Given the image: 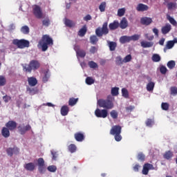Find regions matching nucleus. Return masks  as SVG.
Here are the masks:
<instances>
[{"mask_svg":"<svg viewBox=\"0 0 177 177\" xmlns=\"http://www.w3.org/2000/svg\"><path fill=\"white\" fill-rule=\"evenodd\" d=\"M43 45H53V39L48 35H43L41 38Z\"/></svg>","mask_w":177,"mask_h":177,"instance_id":"9b49d317","label":"nucleus"},{"mask_svg":"<svg viewBox=\"0 0 177 177\" xmlns=\"http://www.w3.org/2000/svg\"><path fill=\"white\" fill-rule=\"evenodd\" d=\"M33 15H35L37 19H42L44 17L42 10L41 9V7L39 6L35 5L33 6Z\"/></svg>","mask_w":177,"mask_h":177,"instance_id":"6e6552de","label":"nucleus"},{"mask_svg":"<svg viewBox=\"0 0 177 177\" xmlns=\"http://www.w3.org/2000/svg\"><path fill=\"white\" fill-rule=\"evenodd\" d=\"M153 124H154V121L151 119H147L146 122L147 127H153Z\"/></svg>","mask_w":177,"mask_h":177,"instance_id":"5fc2aeb1","label":"nucleus"},{"mask_svg":"<svg viewBox=\"0 0 177 177\" xmlns=\"http://www.w3.org/2000/svg\"><path fill=\"white\" fill-rule=\"evenodd\" d=\"M42 25L44 27H49V26H50V19H49V17H47L42 20Z\"/></svg>","mask_w":177,"mask_h":177,"instance_id":"c85d7f7f","label":"nucleus"},{"mask_svg":"<svg viewBox=\"0 0 177 177\" xmlns=\"http://www.w3.org/2000/svg\"><path fill=\"white\" fill-rule=\"evenodd\" d=\"M74 50L76 52L77 56H79V57H85V56H86V53H85V50L81 49L79 45L75 46Z\"/></svg>","mask_w":177,"mask_h":177,"instance_id":"ddd939ff","label":"nucleus"},{"mask_svg":"<svg viewBox=\"0 0 177 177\" xmlns=\"http://www.w3.org/2000/svg\"><path fill=\"white\" fill-rule=\"evenodd\" d=\"M171 95H174V96L177 95V87L176 86H171L170 88Z\"/></svg>","mask_w":177,"mask_h":177,"instance_id":"603ef678","label":"nucleus"},{"mask_svg":"<svg viewBox=\"0 0 177 177\" xmlns=\"http://www.w3.org/2000/svg\"><path fill=\"white\" fill-rule=\"evenodd\" d=\"M119 27L122 30H125L127 27H128V20H127V18L123 17L122 20L120 21V23L119 24Z\"/></svg>","mask_w":177,"mask_h":177,"instance_id":"412c9836","label":"nucleus"},{"mask_svg":"<svg viewBox=\"0 0 177 177\" xmlns=\"http://www.w3.org/2000/svg\"><path fill=\"white\" fill-rule=\"evenodd\" d=\"M132 60V55H127L123 59L124 63H129Z\"/></svg>","mask_w":177,"mask_h":177,"instance_id":"3c124183","label":"nucleus"},{"mask_svg":"<svg viewBox=\"0 0 177 177\" xmlns=\"http://www.w3.org/2000/svg\"><path fill=\"white\" fill-rule=\"evenodd\" d=\"M6 127L10 131H15L17 127V123L13 120H10L6 124Z\"/></svg>","mask_w":177,"mask_h":177,"instance_id":"2eb2a0df","label":"nucleus"},{"mask_svg":"<svg viewBox=\"0 0 177 177\" xmlns=\"http://www.w3.org/2000/svg\"><path fill=\"white\" fill-rule=\"evenodd\" d=\"M41 64H39V62H38L37 60H32L30 62L28 65L24 66V71L30 73L32 70H38Z\"/></svg>","mask_w":177,"mask_h":177,"instance_id":"7ed1b4c3","label":"nucleus"},{"mask_svg":"<svg viewBox=\"0 0 177 177\" xmlns=\"http://www.w3.org/2000/svg\"><path fill=\"white\" fill-rule=\"evenodd\" d=\"M139 38H140V35L138 34H135L132 36H122L120 38V44H127L131 42V41H138Z\"/></svg>","mask_w":177,"mask_h":177,"instance_id":"39448f33","label":"nucleus"},{"mask_svg":"<svg viewBox=\"0 0 177 177\" xmlns=\"http://www.w3.org/2000/svg\"><path fill=\"white\" fill-rule=\"evenodd\" d=\"M133 110H135V106L130 105L126 107L127 113H131V111H133Z\"/></svg>","mask_w":177,"mask_h":177,"instance_id":"6e6d98bb","label":"nucleus"},{"mask_svg":"<svg viewBox=\"0 0 177 177\" xmlns=\"http://www.w3.org/2000/svg\"><path fill=\"white\" fill-rule=\"evenodd\" d=\"M177 44V38H174L173 40L168 41L167 45H174Z\"/></svg>","mask_w":177,"mask_h":177,"instance_id":"bf43d9fd","label":"nucleus"},{"mask_svg":"<svg viewBox=\"0 0 177 177\" xmlns=\"http://www.w3.org/2000/svg\"><path fill=\"white\" fill-rule=\"evenodd\" d=\"M153 23V19L150 17H143L140 19V24L142 26H150Z\"/></svg>","mask_w":177,"mask_h":177,"instance_id":"dca6fc26","label":"nucleus"},{"mask_svg":"<svg viewBox=\"0 0 177 177\" xmlns=\"http://www.w3.org/2000/svg\"><path fill=\"white\" fill-rule=\"evenodd\" d=\"M163 157L166 160H171L174 157V153L171 151H167L164 153Z\"/></svg>","mask_w":177,"mask_h":177,"instance_id":"a878e982","label":"nucleus"},{"mask_svg":"<svg viewBox=\"0 0 177 177\" xmlns=\"http://www.w3.org/2000/svg\"><path fill=\"white\" fill-rule=\"evenodd\" d=\"M100 12H104L106 10V1L102 2L99 6Z\"/></svg>","mask_w":177,"mask_h":177,"instance_id":"49530a36","label":"nucleus"},{"mask_svg":"<svg viewBox=\"0 0 177 177\" xmlns=\"http://www.w3.org/2000/svg\"><path fill=\"white\" fill-rule=\"evenodd\" d=\"M11 99L12 97L8 95H5L3 97V100L5 102V103H8V102H9V100H10Z\"/></svg>","mask_w":177,"mask_h":177,"instance_id":"052dcab7","label":"nucleus"},{"mask_svg":"<svg viewBox=\"0 0 177 177\" xmlns=\"http://www.w3.org/2000/svg\"><path fill=\"white\" fill-rule=\"evenodd\" d=\"M38 171L39 174H45L46 172V167H45V160L43 158L37 159Z\"/></svg>","mask_w":177,"mask_h":177,"instance_id":"423d86ee","label":"nucleus"},{"mask_svg":"<svg viewBox=\"0 0 177 177\" xmlns=\"http://www.w3.org/2000/svg\"><path fill=\"white\" fill-rule=\"evenodd\" d=\"M167 8L169 10H172V9L176 8V3L169 2L167 4Z\"/></svg>","mask_w":177,"mask_h":177,"instance_id":"72a5a7b5","label":"nucleus"},{"mask_svg":"<svg viewBox=\"0 0 177 177\" xmlns=\"http://www.w3.org/2000/svg\"><path fill=\"white\" fill-rule=\"evenodd\" d=\"M86 26H84L78 32V35L80 37H84L85 34H86Z\"/></svg>","mask_w":177,"mask_h":177,"instance_id":"bb28decb","label":"nucleus"},{"mask_svg":"<svg viewBox=\"0 0 177 177\" xmlns=\"http://www.w3.org/2000/svg\"><path fill=\"white\" fill-rule=\"evenodd\" d=\"M13 45H30V41L24 39H15L12 40Z\"/></svg>","mask_w":177,"mask_h":177,"instance_id":"4468645a","label":"nucleus"},{"mask_svg":"<svg viewBox=\"0 0 177 177\" xmlns=\"http://www.w3.org/2000/svg\"><path fill=\"white\" fill-rule=\"evenodd\" d=\"M150 169H154V166L150 163H145L143 165L142 174V175H149V171Z\"/></svg>","mask_w":177,"mask_h":177,"instance_id":"9d476101","label":"nucleus"},{"mask_svg":"<svg viewBox=\"0 0 177 177\" xmlns=\"http://www.w3.org/2000/svg\"><path fill=\"white\" fill-rule=\"evenodd\" d=\"M136 10L138 12H146L147 10H149V6L146 4L138 3L136 7Z\"/></svg>","mask_w":177,"mask_h":177,"instance_id":"6ab92c4d","label":"nucleus"},{"mask_svg":"<svg viewBox=\"0 0 177 177\" xmlns=\"http://www.w3.org/2000/svg\"><path fill=\"white\" fill-rule=\"evenodd\" d=\"M167 66L168 68H169L170 70H172V68H175V66H176V64L175 63V61L171 60L167 62Z\"/></svg>","mask_w":177,"mask_h":177,"instance_id":"4c0bfd02","label":"nucleus"},{"mask_svg":"<svg viewBox=\"0 0 177 177\" xmlns=\"http://www.w3.org/2000/svg\"><path fill=\"white\" fill-rule=\"evenodd\" d=\"M31 126L30 124H27L26 126L19 125L18 127V131L21 135H26V133L28 131H30Z\"/></svg>","mask_w":177,"mask_h":177,"instance_id":"f8f14e48","label":"nucleus"},{"mask_svg":"<svg viewBox=\"0 0 177 177\" xmlns=\"http://www.w3.org/2000/svg\"><path fill=\"white\" fill-rule=\"evenodd\" d=\"M68 111H70L69 108L67 106V105H64L61 108V114L63 116L67 115L68 114Z\"/></svg>","mask_w":177,"mask_h":177,"instance_id":"393cba45","label":"nucleus"},{"mask_svg":"<svg viewBox=\"0 0 177 177\" xmlns=\"http://www.w3.org/2000/svg\"><path fill=\"white\" fill-rule=\"evenodd\" d=\"M160 71L161 73V74H167V67L162 66L160 68Z\"/></svg>","mask_w":177,"mask_h":177,"instance_id":"13d9d810","label":"nucleus"},{"mask_svg":"<svg viewBox=\"0 0 177 177\" xmlns=\"http://www.w3.org/2000/svg\"><path fill=\"white\" fill-rule=\"evenodd\" d=\"M90 68H97V64L93 61L88 62Z\"/></svg>","mask_w":177,"mask_h":177,"instance_id":"de8ad7c7","label":"nucleus"},{"mask_svg":"<svg viewBox=\"0 0 177 177\" xmlns=\"http://www.w3.org/2000/svg\"><path fill=\"white\" fill-rule=\"evenodd\" d=\"M154 82H150L149 83L147 84V90L150 92L151 91H153V89H154Z\"/></svg>","mask_w":177,"mask_h":177,"instance_id":"a19ab883","label":"nucleus"},{"mask_svg":"<svg viewBox=\"0 0 177 177\" xmlns=\"http://www.w3.org/2000/svg\"><path fill=\"white\" fill-rule=\"evenodd\" d=\"M139 168H140V165L139 164H136L133 167V169L134 172H139Z\"/></svg>","mask_w":177,"mask_h":177,"instance_id":"680f3d73","label":"nucleus"},{"mask_svg":"<svg viewBox=\"0 0 177 177\" xmlns=\"http://www.w3.org/2000/svg\"><path fill=\"white\" fill-rule=\"evenodd\" d=\"M51 154L53 156V160H56L57 158V153L53 151H51Z\"/></svg>","mask_w":177,"mask_h":177,"instance_id":"338daca9","label":"nucleus"},{"mask_svg":"<svg viewBox=\"0 0 177 177\" xmlns=\"http://www.w3.org/2000/svg\"><path fill=\"white\" fill-rule=\"evenodd\" d=\"M6 85V77L3 75H0V86H5Z\"/></svg>","mask_w":177,"mask_h":177,"instance_id":"ea45409f","label":"nucleus"},{"mask_svg":"<svg viewBox=\"0 0 177 177\" xmlns=\"http://www.w3.org/2000/svg\"><path fill=\"white\" fill-rule=\"evenodd\" d=\"M6 153L9 157H13V154L17 156L20 153V149L19 147L15 146L13 148L9 147L6 149Z\"/></svg>","mask_w":177,"mask_h":177,"instance_id":"1a4fd4ad","label":"nucleus"},{"mask_svg":"<svg viewBox=\"0 0 177 177\" xmlns=\"http://www.w3.org/2000/svg\"><path fill=\"white\" fill-rule=\"evenodd\" d=\"M68 151L71 153H75L77 151V146H75V145L74 144H71L68 146Z\"/></svg>","mask_w":177,"mask_h":177,"instance_id":"58836bf2","label":"nucleus"},{"mask_svg":"<svg viewBox=\"0 0 177 177\" xmlns=\"http://www.w3.org/2000/svg\"><path fill=\"white\" fill-rule=\"evenodd\" d=\"M78 102V98H74V97H71L69 99V101H68V105L69 106H75V104H77Z\"/></svg>","mask_w":177,"mask_h":177,"instance_id":"2f4dec72","label":"nucleus"},{"mask_svg":"<svg viewBox=\"0 0 177 177\" xmlns=\"http://www.w3.org/2000/svg\"><path fill=\"white\" fill-rule=\"evenodd\" d=\"M64 23H65V25L66 26V27H69L70 28H71V27H74L75 26V24H74V22H73V21H71L68 19H66Z\"/></svg>","mask_w":177,"mask_h":177,"instance_id":"c756f323","label":"nucleus"},{"mask_svg":"<svg viewBox=\"0 0 177 177\" xmlns=\"http://www.w3.org/2000/svg\"><path fill=\"white\" fill-rule=\"evenodd\" d=\"M24 168L26 170V171H29L30 172H32V171H34L35 169V163L34 162H28V163H26L24 165Z\"/></svg>","mask_w":177,"mask_h":177,"instance_id":"a211bd4d","label":"nucleus"},{"mask_svg":"<svg viewBox=\"0 0 177 177\" xmlns=\"http://www.w3.org/2000/svg\"><path fill=\"white\" fill-rule=\"evenodd\" d=\"M109 30H111V31L117 30V28H118V27H120V23L118 22V21H113V22L109 24Z\"/></svg>","mask_w":177,"mask_h":177,"instance_id":"4be33fe9","label":"nucleus"},{"mask_svg":"<svg viewBox=\"0 0 177 177\" xmlns=\"http://www.w3.org/2000/svg\"><path fill=\"white\" fill-rule=\"evenodd\" d=\"M122 127L120 125L113 126L110 131V134L114 136L116 142H121L122 140V136H121V131Z\"/></svg>","mask_w":177,"mask_h":177,"instance_id":"f03ea898","label":"nucleus"},{"mask_svg":"<svg viewBox=\"0 0 177 177\" xmlns=\"http://www.w3.org/2000/svg\"><path fill=\"white\" fill-rule=\"evenodd\" d=\"M95 34L97 37H103V35H107L109 34V28H108V23L104 22L102 25V27H98L95 29Z\"/></svg>","mask_w":177,"mask_h":177,"instance_id":"20e7f679","label":"nucleus"},{"mask_svg":"<svg viewBox=\"0 0 177 177\" xmlns=\"http://www.w3.org/2000/svg\"><path fill=\"white\" fill-rule=\"evenodd\" d=\"M39 49H41L43 52H45L48 50V45H42V46H38Z\"/></svg>","mask_w":177,"mask_h":177,"instance_id":"e2e57ef3","label":"nucleus"},{"mask_svg":"<svg viewBox=\"0 0 177 177\" xmlns=\"http://www.w3.org/2000/svg\"><path fill=\"white\" fill-rule=\"evenodd\" d=\"M17 49H24V48H28L30 45H17Z\"/></svg>","mask_w":177,"mask_h":177,"instance_id":"0e129e2a","label":"nucleus"},{"mask_svg":"<svg viewBox=\"0 0 177 177\" xmlns=\"http://www.w3.org/2000/svg\"><path fill=\"white\" fill-rule=\"evenodd\" d=\"M161 107L162 109V110H169V104L167 102H162V104H161Z\"/></svg>","mask_w":177,"mask_h":177,"instance_id":"864d4df0","label":"nucleus"},{"mask_svg":"<svg viewBox=\"0 0 177 177\" xmlns=\"http://www.w3.org/2000/svg\"><path fill=\"white\" fill-rule=\"evenodd\" d=\"M86 84H87V85H92V84H95V80L91 77H87L86 78Z\"/></svg>","mask_w":177,"mask_h":177,"instance_id":"a18cd8bd","label":"nucleus"},{"mask_svg":"<svg viewBox=\"0 0 177 177\" xmlns=\"http://www.w3.org/2000/svg\"><path fill=\"white\" fill-rule=\"evenodd\" d=\"M118 91H120V88L118 87L112 88L111 91L112 96H118Z\"/></svg>","mask_w":177,"mask_h":177,"instance_id":"f704fd0d","label":"nucleus"},{"mask_svg":"<svg viewBox=\"0 0 177 177\" xmlns=\"http://www.w3.org/2000/svg\"><path fill=\"white\" fill-rule=\"evenodd\" d=\"M167 19L172 24V26H176V21L169 15H166Z\"/></svg>","mask_w":177,"mask_h":177,"instance_id":"473e14b6","label":"nucleus"},{"mask_svg":"<svg viewBox=\"0 0 177 177\" xmlns=\"http://www.w3.org/2000/svg\"><path fill=\"white\" fill-rule=\"evenodd\" d=\"M47 169L49 172H56L57 167L55 165H50L48 167Z\"/></svg>","mask_w":177,"mask_h":177,"instance_id":"8fccbe9b","label":"nucleus"},{"mask_svg":"<svg viewBox=\"0 0 177 177\" xmlns=\"http://www.w3.org/2000/svg\"><path fill=\"white\" fill-rule=\"evenodd\" d=\"M122 95L123 96V97H125V99H128V97H129V92H128V90L127 88H122Z\"/></svg>","mask_w":177,"mask_h":177,"instance_id":"c9c22d12","label":"nucleus"},{"mask_svg":"<svg viewBox=\"0 0 177 177\" xmlns=\"http://www.w3.org/2000/svg\"><path fill=\"white\" fill-rule=\"evenodd\" d=\"M152 60L157 63L161 60V57H160L158 54H153L152 56Z\"/></svg>","mask_w":177,"mask_h":177,"instance_id":"37998d69","label":"nucleus"},{"mask_svg":"<svg viewBox=\"0 0 177 177\" xmlns=\"http://www.w3.org/2000/svg\"><path fill=\"white\" fill-rule=\"evenodd\" d=\"M49 73H48V72H46L44 75V76L43 77V82H48V80H49Z\"/></svg>","mask_w":177,"mask_h":177,"instance_id":"4d7b16f0","label":"nucleus"},{"mask_svg":"<svg viewBox=\"0 0 177 177\" xmlns=\"http://www.w3.org/2000/svg\"><path fill=\"white\" fill-rule=\"evenodd\" d=\"M1 135L3 138H9L10 136V131L7 127H3L1 130Z\"/></svg>","mask_w":177,"mask_h":177,"instance_id":"b1692460","label":"nucleus"},{"mask_svg":"<svg viewBox=\"0 0 177 177\" xmlns=\"http://www.w3.org/2000/svg\"><path fill=\"white\" fill-rule=\"evenodd\" d=\"M95 115L97 117V118H106L107 115H109V112L107 109H102L100 110L99 108L95 109Z\"/></svg>","mask_w":177,"mask_h":177,"instance_id":"0eeeda50","label":"nucleus"},{"mask_svg":"<svg viewBox=\"0 0 177 177\" xmlns=\"http://www.w3.org/2000/svg\"><path fill=\"white\" fill-rule=\"evenodd\" d=\"M137 158L138 161H140L141 162H145V160H146V156L144 155L142 152L138 153L137 156Z\"/></svg>","mask_w":177,"mask_h":177,"instance_id":"7c9ffc66","label":"nucleus"},{"mask_svg":"<svg viewBox=\"0 0 177 177\" xmlns=\"http://www.w3.org/2000/svg\"><path fill=\"white\" fill-rule=\"evenodd\" d=\"M21 31L23 34H29L30 32V28L27 26H22L21 28Z\"/></svg>","mask_w":177,"mask_h":177,"instance_id":"79ce46f5","label":"nucleus"},{"mask_svg":"<svg viewBox=\"0 0 177 177\" xmlns=\"http://www.w3.org/2000/svg\"><path fill=\"white\" fill-rule=\"evenodd\" d=\"M97 51V48L95 46H92L90 49L91 53H95Z\"/></svg>","mask_w":177,"mask_h":177,"instance_id":"774afa93","label":"nucleus"},{"mask_svg":"<svg viewBox=\"0 0 177 177\" xmlns=\"http://www.w3.org/2000/svg\"><path fill=\"white\" fill-rule=\"evenodd\" d=\"M115 64L118 66H121V64H124V59H122V58L120 56H118L116 57Z\"/></svg>","mask_w":177,"mask_h":177,"instance_id":"c03bdc74","label":"nucleus"},{"mask_svg":"<svg viewBox=\"0 0 177 177\" xmlns=\"http://www.w3.org/2000/svg\"><path fill=\"white\" fill-rule=\"evenodd\" d=\"M171 30H172V26H171V24H166L165 26L162 27L161 31L162 33L165 35L166 34H168V32H169Z\"/></svg>","mask_w":177,"mask_h":177,"instance_id":"aec40b11","label":"nucleus"},{"mask_svg":"<svg viewBox=\"0 0 177 177\" xmlns=\"http://www.w3.org/2000/svg\"><path fill=\"white\" fill-rule=\"evenodd\" d=\"M84 21H89V20H92V17L91 15H87L84 17Z\"/></svg>","mask_w":177,"mask_h":177,"instance_id":"69168bd1","label":"nucleus"},{"mask_svg":"<svg viewBox=\"0 0 177 177\" xmlns=\"http://www.w3.org/2000/svg\"><path fill=\"white\" fill-rule=\"evenodd\" d=\"M98 41H99V39L97 38V36L92 35L90 37V41H91V44H92L93 45H96Z\"/></svg>","mask_w":177,"mask_h":177,"instance_id":"cd10ccee","label":"nucleus"},{"mask_svg":"<svg viewBox=\"0 0 177 177\" xmlns=\"http://www.w3.org/2000/svg\"><path fill=\"white\" fill-rule=\"evenodd\" d=\"M74 138L77 142H84L85 140V136L84 133L77 132L74 134Z\"/></svg>","mask_w":177,"mask_h":177,"instance_id":"f3484780","label":"nucleus"},{"mask_svg":"<svg viewBox=\"0 0 177 177\" xmlns=\"http://www.w3.org/2000/svg\"><path fill=\"white\" fill-rule=\"evenodd\" d=\"M110 115L113 120H117L118 118V112L115 110H112L110 112Z\"/></svg>","mask_w":177,"mask_h":177,"instance_id":"e433bc0d","label":"nucleus"},{"mask_svg":"<svg viewBox=\"0 0 177 177\" xmlns=\"http://www.w3.org/2000/svg\"><path fill=\"white\" fill-rule=\"evenodd\" d=\"M97 106L104 109V110H111L114 107V103L111 100L100 99L97 101Z\"/></svg>","mask_w":177,"mask_h":177,"instance_id":"f257e3e1","label":"nucleus"},{"mask_svg":"<svg viewBox=\"0 0 177 177\" xmlns=\"http://www.w3.org/2000/svg\"><path fill=\"white\" fill-rule=\"evenodd\" d=\"M125 15V8H120L118 10V16L122 17Z\"/></svg>","mask_w":177,"mask_h":177,"instance_id":"09e8293b","label":"nucleus"},{"mask_svg":"<svg viewBox=\"0 0 177 177\" xmlns=\"http://www.w3.org/2000/svg\"><path fill=\"white\" fill-rule=\"evenodd\" d=\"M28 82L30 86H35L38 84V80L35 77H28Z\"/></svg>","mask_w":177,"mask_h":177,"instance_id":"5701e85b","label":"nucleus"}]
</instances>
